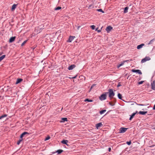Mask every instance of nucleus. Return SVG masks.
<instances>
[{
	"label": "nucleus",
	"instance_id": "3",
	"mask_svg": "<svg viewBox=\"0 0 155 155\" xmlns=\"http://www.w3.org/2000/svg\"><path fill=\"white\" fill-rule=\"evenodd\" d=\"M150 60V58L149 57H146L144 58L141 61V62L143 63L147 61H149Z\"/></svg>",
	"mask_w": 155,
	"mask_h": 155
},
{
	"label": "nucleus",
	"instance_id": "51",
	"mask_svg": "<svg viewBox=\"0 0 155 155\" xmlns=\"http://www.w3.org/2000/svg\"><path fill=\"white\" fill-rule=\"evenodd\" d=\"M72 78V77L69 78Z\"/></svg>",
	"mask_w": 155,
	"mask_h": 155
},
{
	"label": "nucleus",
	"instance_id": "7",
	"mask_svg": "<svg viewBox=\"0 0 155 155\" xmlns=\"http://www.w3.org/2000/svg\"><path fill=\"white\" fill-rule=\"evenodd\" d=\"M16 38V37H11L9 40V42L12 43L15 40Z\"/></svg>",
	"mask_w": 155,
	"mask_h": 155
},
{
	"label": "nucleus",
	"instance_id": "44",
	"mask_svg": "<svg viewBox=\"0 0 155 155\" xmlns=\"http://www.w3.org/2000/svg\"><path fill=\"white\" fill-rule=\"evenodd\" d=\"M77 77V75H76L74 77H72V78H76Z\"/></svg>",
	"mask_w": 155,
	"mask_h": 155
},
{
	"label": "nucleus",
	"instance_id": "36",
	"mask_svg": "<svg viewBox=\"0 0 155 155\" xmlns=\"http://www.w3.org/2000/svg\"><path fill=\"white\" fill-rule=\"evenodd\" d=\"M126 143L128 145H130L131 143V141H127L126 142Z\"/></svg>",
	"mask_w": 155,
	"mask_h": 155
},
{
	"label": "nucleus",
	"instance_id": "13",
	"mask_svg": "<svg viewBox=\"0 0 155 155\" xmlns=\"http://www.w3.org/2000/svg\"><path fill=\"white\" fill-rule=\"evenodd\" d=\"M23 81V79L21 78H18L17 79V80L16 81V82L15 83L16 84H17L20 82H21V81Z\"/></svg>",
	"mask_w": 155,
	"mask_h": 155
},
{
	"label": "nucleus",
	"instance_id": "42",
	"mask_svg": "<svg viewBox=\"0 0 155 155\" xmlns=\"http://www.w3.org/2000/svg\"><path fill=\"white\" fill-rule=\"evenodd\" d=\"M120 86H121V85L120 84V83L119 82V83H118V84L117 85V87H118Z\"/></svg>",
	"mask_w": 155,
	"mask_h": 155
},
{
	"label": "nucleus",
	"instance_id": "40",
	"mask_svg": "<svg viewBox=\"0 0 155 155\" xmlns=\"http://www.w3.org/2000/svg\"><path fill=\"white\" fill-rule=\"evenodd\" d=\"M98 29V28H96V29L95 30H96V31H97V32H101V29H100V30H97Z\"/></svg>",
	"mask_w": 155,
	"mask_h": 155
},
{
	"label": "nucleus",
	"instance_id": "16",
	"mask_svg": "<svg viewBox=\"0 0 155 155\" xmlns=\"http://www.w3.org/2000/svg\"><path fill=\"white\" fill-rule=\"evenodd\" d=\"M16 6L17 5L14 4L12 6V11L14 10L16 8Z\"/></svg>",
	"mask_w": 155,
	"mask_h": 155
},
{
	"label": "nucleus",
	"instance_id": "22",
	"mask_svg": "<svg viewBox=\"0 0 155 155\" xmlns=\"http://www.w3.org/2000/svg\"><path fill=\"white\" fill-rule=\"evenodd\" d=\"M7 116V115L6 114H4L3 115H2V116H1L0 117V119H2L4 117H6Z\"/></svg>",
	"mask_w": 155,
	"mask_h": 155
},
{
	"label": "nucleus",
	"instance_id": "9",
	"mask_svg": "<svg viewBox=\"0 0 155 155\" xmlns=\"http://www.w3.org/2000/svg\"><path fill=\"white\" fill-rule=\"evenodd\" d=\"M75 38V36H70L68 40V42H71V41Z\"/></svg>",
	"mask_w": 155,
	"mask_h": 155
},
{
	"label": "nucleus",
	"instance_id": "1",
	"mask_svg": "<svg viewBox=\"0 0 155 155\" xmlns=\"http://www.w3.org/2000/svg\"><path fill=\"white\" fill-rule=\"evenodd\" d=\"M106 94H109V97L110 99H111L113 98V97L115 95V93L114 92L113 90L112 89H110L108 90V92H106Z\"/></svg>",
	"mask_w": 155,
	"mask_h": 155
},
{
	"label": "nucleus",
	"instance_id": "31",
	"mask_svg": "<svg viewBox=\"0 0 155 155\" xmlns=\"http://www.w3.org/2000/svg\"><path fill=\"white\" fill-rule=\"evenodd\" d=\"M50 138V137L49 136H48L47 137H46L45 139V141L47 140H49Z\"/></svg>",
	"mask_w": 155,
	"mask_h": 155
},
{
	"label": "nucleus",
	"instance_id": "8",
	"mask_svg": "<svg viewBox=\"0 0 155 155\" xmlns=\"http://www.w3.org/2000/svg\"><path fill=\"white\" fill-rule=\"evenodd\" d=\"M151 88L153 90H155V81H153L151 83Z\"/></svg>",
	"mask_w": 155,
	"mask_h": 155
},
{
	"label": "nucleus",
	"instance_id": "27",
	"mask_svg": "<svg viewBox=\"0 0 155 155\" xmlns=\"http://www.w3.org/2000/svg\"><path fill=\"white\" fill-rule=\"evenodd\" d=\"M23 134L24 136L25 135H28L29 134V133H28L27 132H25L22 133Z\"/></svg>",
	"mask_w": 155,
	"mask_h": 155
},
{
	"label": "nucleus",
	"instance_id": "34",
	"mask_svg": "<svg viewBox=\"0 0 155 155\" xmlns=\"http://www.w3.org/2000/svg\"><path fill=\"white\" fill-rule=\"evenodd\" d=\"M132 61V59H130L128 60H125V61H124V62L125 63V62H130V61Z\"/></svg>",
	"mask_w": 155,
	"mask_h": 155
},
{
	"label": "nucleus",
	"instance_id": "43",
	"mask_svg": "<svg viewBox=\"0 0 155 155\" xmlns=\"http://www.w3.org/2000/svg\"><path fill=\"white\" fill-rule=\"evenodd\" d=\"M24 136L23 135V134L22 133L21 134V135L20 136V138H22Z\"/></svg>",
	"mask_w": 155,
	"mask_h": 155
},
{
	"label": "nucleus",
	"instance_id": "21",
	"mask_svg": "<svg viewBox=\"0 0 155 155\" xmlns=\"http://www.w3.org/2000/svg\"><path fill=\"white\" fill-rule=\"evenodd\" d=\"M5 57V55H4L0 57V61H2Z\"/></svg>",
	"mask_w": 155,
	"mask_h": 155
},
{
	"label": "nucleus",
	"instance_id": "20",
	"mask_svg": "<svg viewBox=\"0 0 155 155\" xmlns=\"http://www.w3.org/2000/svg\"><path fill=\"white\" fill-rule=\"evenodd\" d=\"M62 121H61V122H64L65 121H67V118H62Z\"/></svg>",
	"mask_w": 155,
	"mask_h": 155
},
{
	"label": "nucleus",
	"instance_id": "2",
	"mask_svg": "<svg viewBox=\"0 0 155 155\" xmlns=\"http://www.w3.org/2000/svg\"><path fill=\"white\" fill-rule=\"evenodd\" d=\"M107 98V94L106 92L104 93V94H101L99 97L100 100L101 101H103L106 99Z\"/></svg>",
	"mask_w": 155,
	"mask_h": 155
},
{
	"label": "nucleus",
	"instance_id": "10",
	"mask_svg": "<svg viewBox=\"0 0 155 155\" xmlns=\"http://www.w3.org/2000/svg\"><path fill=\"white\" fill-rule=\"evenodd\" d=\"M102 124L101 122L99 123L96 124V127L97 129H98L99 127L102 126Z\"/></svg>",
	"mask_w": 155,
	"mask_h": 155
},
{
	"label": "nucleus",
	"instance_id": "41",
	"mask_svg": "<svg viewBox=\"0 0 155 155\" xmlns=\"http://www.w3.org/2000/svg\"><path fill=\"white\" fill-rule=\"evenodd\" d=\"M137 104V105H138L141 106H144L145 105L143 104Z\"/></svg>",
	"mask_w": 155,
	"mask_h": 155
},
{
	"label": "nucleus",
	"instance_id": "39",
	"mask_svg": "<svg viewBox=\"0 0 155 155\" xmlns=\"http://www.w3.org/2000/svg\"><path fill=\"white\" fill-rule=\"evenodd\" d=\"M144 82V81H141L140 82H138V84H142L143 83V82Z\"/></svg>",
	"mask_w": 155,
	"mask_h": 155
},
{
	"label": "nucleus",
	"instance_id": "4",
	"mask_svg": "<svg viewBox=\"0 0 155 155\" xmlns=\"http://www.w3.org/2000/svg\"><path fill=\"white\" fill-rule=\"evenodd\" d=\"M127 128L121 127L120 129V133H124L127 131Z\"/></svg>",
	"mask_w": 155,
	"mask_h": 155
},
{
	"label": "nucleus",
	"instance_id": "18",
	"mask_svg": "<svg viewBox=\"0 0 155 155\" xmlns=\"http://www.w3.org/2000/svg\"><path fill=\"white\" fill-rule=\"evenodd\" d=\"M136 113H134L132 114L130 116V118L129 120H131L134 117V116L135 115Z\"/></svg>",
	"mask_w": 155,
	"mask_h": 155
},
{
	"label": "nucleus",
	"instance_id": "14",
	"mask_svg": "<svg viewBox=\"0 0 155 155\" xmlns=\"http://www.w3.org/2000/svg\"><path fill=\"white\" fill-rule=\"evenodd\" d=\"M147 113V111H140L138 112V113L140 114L144 115Z\"/></svg>",
	"mask_w": 155,
	"mask_h": 155
},
{
	"label": "nucleus",
	"instance_id": "17",
	"mask_svg": "<svg viewBox=\"0 0 155 155\" xmlns=\"http://www.w3.org/2000/svg\"><path fill=\"white\" fill-rule=\"evenodd\" d=\"M129 8L128 7H126L124 8V13H126L128 12V10Z\"/></svg>",
	"mask_w": 155,
	"mask_h": 155
},
{
	"label": "nucleus",
	"instance_id": "48",
	"mask_svg": "<svg viewBox=\"0 0 155 155\" xmlns=\"http://www.w3.org/2000/svg\"><path fill=\"white\" fill-rule=\"evenodd\" d=\"M153 109L154 110H155V104L154 105V106H153Z\"/></svg>",
	"mask_w": 155,
	"mask_h": 155
},
{
	"label": "nucleus",
	"instance_id": "28",
	"mask_svg": "<svg viewBox=\"0 0 155 155\" xmlns=\"http://www.w3.org/2000/svg\"><path fill=\"white\" fill-rule=\"evenodd\" d=\"M96 10L98 12H101L103 13H104V11L101 9H97Z\"/></svg>",
	"mask_w": 155,
	"mask_h": 155
},
{
	"label": "nucleus",
	"instance_id": "30",
	"mask_svg": "<svg viewBox=\"0 0 155 155\" xmlns=\"http://www.w3.org/2000/svg\"><path fill=\"white\" fill-rule=\"evenodd\" d=\"M22 139H20L17 142V144L18 145H19L20 143V142L22 141Z\"/></svg>",
	"mask_w": 155,
	"mask_h": 155
},
{
	"label": "nucleus",
	"instance_id": "23",
	"mask_svg": "<svg viewBox=\"0 0 155 155\" xmlns=\"http://www.w3.org/2000/svg\"><path fill=\"white\" fill-rule=\"evenodd\" d=\"M124 61L122 62L120 64H119L117 66V67L118 68H119L120 67L123 65L124 64Z\"/></svg>",
	"mask_w": 155,
	"mask_h": 155
},
{
	"label": "nucleus",
	"instance_id": "32",
	"mask_svg": "<svg viewBox=\"0 0 155 155\" xmlns=\"http://www.w3.org/2000/svg\"><path fill=\"white\" fill-rule=\"evenodd\" d=\"M109 104L111 106H113L115 105V103H113L112 102H109Z\"/></svg>",
	"mask_w": 155,
	"mask_h": 155
},
{
	"label": "nucleus",
	"instance_id": "5",
	"mask_svg": "<svg viewBox=\"0 0 155 155\" xmlns=\"http://www.w3.org/2000/svg\"><path fill=\"white\" fill-rule=\"evenodd\" d=\"M131 71L133 72H135L139 74H142V73L141 71L140 70H135V69H132L131 70Z\"/></svg>",
	"mask_w": 155,
	"mask_h": 155
},
{
	"label": "nucleus",
	"instance_id": "37",
	"mask_svg": "<svg viewBox=\"0 0 155 155\" xmlns=\"http://www.w3.org/2000/svg\"><path fill=\"white\" fill-rule=\"evenodd\" d=\"M95 85V84H93L92 86H91V88H90V90L89 91H90L93 88V87Z\"/></svg>",
	"mask_w": 155,
	"mask_h": 155
},
{
	"label": "nucleus",
	"instance_id": "35",
	"mask_svg": "<svg viewBox=\"0 0 155 155\" xmlns=\"http://www.w3.org/2000/svg\"><path fill=\"white\" fill-rule=\"evenodd\" d=\"M95 26L94 25H92L91 26V27L92 28V29L93 30H94L95 28Z\"/></svg>",
	"mask_w": 155,
	"mask_h": 155
},
{
	"label": "nucleus",
	"instance_id": "24",
	"mask_svg": "<svg viewBox=\"0 0 155 155\" xmlns=\"http://www.w3.org/2000/svg\"><path fill=\"white\" fill-rule=\"evenodd\" d=\"M106 110H103L100 111V114H102L106 111Z\"/></svg>",
	"mask_w": 155,
	"mask_h": 155
},
{
	"label": "nucleus",
	"instance_id": "49",
	"mask_svg": "<svg viewBox=\"0 0 155 155\" xmlns=\"http://www.w3.org/2000/svg\"><path fill=\"white\" fill-rule=\"evenodd\" d=\"M114 103L116 102V99H114Z\"/></svg>",
	"mask_w": 155,
	"mask_h": 155
},
{
	"label": "nucleus",
	"instance_id": "29",
	"mask_svg": "<svg viewBox=\"0 0 155 155\" xmlns=\"http://www.w3.org/2000/svg\"><path fill=\"white\" fill-rule=\"evenodd\" d=\"M28 41V40H26L25 41H24L21 44V46H23L27 42V41Z\"/></svg>",
	"mask_w": 155,
	"mask_h": 155
},
{
	"label": "nucleus",
	"instance_id": "11",
	"mask_svg": "<svg viewBox=\"0 0 155 155\" xmlns=\"http://www.w3.org/2000/svg\"><path fill=\"white\" fill-rule=\"evenodd\" d=\"M75 66H76L74 64L71 65V66H69L68 67V69L69 70H72L75 67Z\"/></svg>",
	"mask_w": 155,
	"mask_h": 155
},
{
	"label": "nucleus",
	"instance_id": "46",
	"mask_svg": "<svg viewBox=\"0 0 155 155\" xmlns=\"http://www.w3.org/2000/svg\"><path fill=\"white\" fill-rule=\"evenodd\" d=\"M111 148L110 147H109V148H108V151L110 152V151H111Z\"/></svg>",
	"mask_w": 155,
	"mask_h": 155
},
{
	"label": "nucleus",
	"instance_id": "6",
	"mask_svg": "<svg viewBox=\"0 0 155 155\" xmlns=\"http://www.w3.org/2000/svg\"><path fill=\"white\" fill-rule=\"evenodd\" d=\"M112 28H113L112 27L110 26H109L107 27L106 30L107 32L109 33Z\"/></svg>",
	"mask_w": 155,
	"mask_h": 155
},
{
	"label": "nucleus",
	"instance_id": "38",
	"mask_svg": "<svg viewBox=\"0 0 155 155\" xmlns=\"http://www.w3.org/2000/svg\"><path fill=\"white\" fill-rule=\"evenodd\" d=\"M153 40H154V39H152V40H150V42H149V43H148V45H150V44H151V43L153 42Z\"/></svg>",
	"mask_w": 155,
	"mask_h": 155
},
{
	"label": "nucleus",
	"instance_id": "19",
	"mask_svg": "<svg viewBox=\"0 0 155 155\" xmlns=\"http://www.w3.org/2000/svg\"><path fill=\"white\" fill-rule=\"evenodd\" d=\"M118 97V98L121 100H122V96L121 94L120 93H118L117 94Z\"/></svg>",
	"mask_w": 155,
	"mask_h": 155
},
{
	"label": "nucleus",
	"instance_id": "33",
	"mask_svg": "<svg viewBox=\"0 0 155 155\" xmlns=\"http://www.w3.org/2000/svg\"><path fill=\"white\" fill-rule=\"evenodd\" d=\"M85 101H88V102H92L93 101L92 100H89L88 99H86L85 100Z\"/></svg>",
	"mask_w": 155,
	"mask_h": 155
},
{
	"label": "nucleus",
	"instance_id": "12",
	"mask_svg": "<svg viewBox=\"0 0 155 155\" xmlns=\"http://www.w3.org/2000/svg\"><path fill=\"white\" fill-rule=\"evenodd\" d=\"M68 141L67 140H63L61 141V143L63 144H66L68 146Z\"/></svg>",
	"mask_w": 155,
	"mask_h": 155
},
{
	"label": "nucleus",
	"instance_id": "15",
	"mask_svg": "<svg viewBox=\"0 0 155 155\" xmlns=\"http://www.w3.org/2000/svg\"><path fill=\"white\" fill-rule=\"evenodd\" d=\"M144 45V44H142L140 45H139L137 46V48L138 49H139L141 48H142L143 46Z\"/></svg>",
	"mask_w": 155,
	"mask_h": 155
},
{
	"label": "nucleus",
	"instance_id": "50",
	"mask_svg": "<svg viewBox=\"0 0 155 155\" xmlns=\"http://www.w3.org/2000/svg\"><path fill=\"white\" fill-rule=\"evenodd\" d=\"M138 112L137 111H136L135 113H136V114Z\"/></svg>",
	"mask_w": 155,
	"mask_h": 155
},
{
	"label": "nucleus",
	"instance_id": "47",
	"mask_svg": "<svg viewBox=\"0 0 155 155\" xmlns=\"http://www.w3.org/2000/svg\"><path fill=\"white\" fill-rule=\"evenodd\" d=\"M81 27V26H78V27L77 29H78V30H79V29Z\"/></svg>",
	"mask_w": 155,
	"mask_h": 155
},
{
	"label": "nucleus",
	"instance_id": "26",
	"mask_svg": "<svg viewBox=\"0 0 155 155\" xmlns=\"http://www.w3.org/2000/svg\"><path fill=\"white\" fill-rule=\"evenodd\" d=\"M62 152H63V150H59L57 151V152L58 154H60Z\"/></svg>",
	"mask_w": 155,
	"mask_h": 155
},
{
	"label": "nucleus",
	"instance_id": "25",
	"mask_svg": "<svg viewBox=\"0 0 155 155\" xmlns=\"http://www.w3.org/2000/svg\"><path fill=\"white\" fill-rule=\"evenodd\" d=\"M61 7L58 6L56 8H54V10H59L61 9Z\"/></svg>",
	"mask_w": 155,
	"mask_h": 155
},
{
	"label": "nucleus",
	"instance_id": "45",
	"mask_svg": "<svg viewBox=\"0 0 155 155\" xmlns=\"http://www.w3.org/2000/svg\"><path fill=\"white\" fill-rule=\"evenodd\" d=\"M133 103H134L131 104V105H134V103H135V104H136V103L135 102H133Z\"/></svg>",
	"mask_w": 155,
	"mask_h": 155
}]
</instances>
